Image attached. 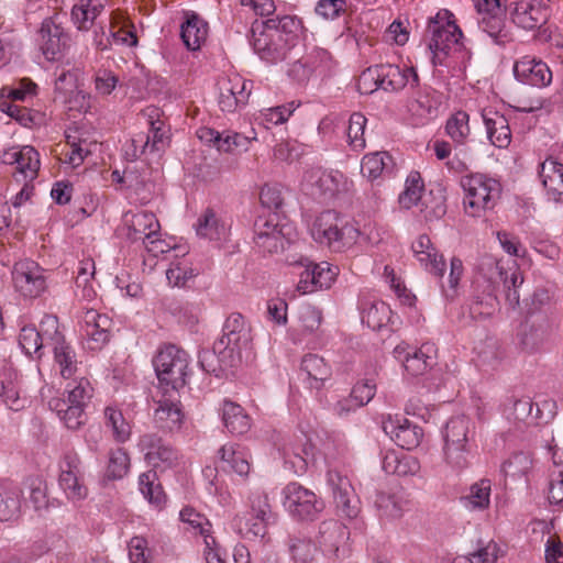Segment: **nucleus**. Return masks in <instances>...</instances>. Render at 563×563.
<instances>
[{"label": "nucleus", "instance_id": "15", "mask_svg": "<svg viewBox=\"0 0 563 563\" xmlns=\"http://www.w3.org/2000/svg\"><path fill=\"white\" fill-rule=\"evenodd\" d=\"M341 174H332L321 168L305 172L300 189L313 199H330L339 192Z\"/></svg>", "mask_w": 563, "mask_h": 563}, {"label": "nucleus", "instance_id": "41", "mask_svg": "<svg viewBox=\"0 0 563 563\" xmlns=\"http://www.w3.org/2000/svg\"><path fill=\"white\" fill-rule=\"evenodd\" d=\"M51 410L55 411L59 419L70 430H77L87 421L85 408L81 405H71L64 398L55 397L48 401Z\"/></svg>", "mask_w": 563, "mask_h": 563}, {"label": "nucleus", "instance_id": "48", "mask_svg": "<svg viewBox=\"0 0 563 563\" xmlns=\"http://www.w3.org/2000/svg\"><path fill=\"white\" fill-rule=\"evenodd\" d=\"M104 424L111 429L113 439L119 443L126 442L132 433L130 422L124 418L122 411L113 406H108L103 411Z\"/></svg>", "mask_w": 563, "mask_h": 563}, {"label": "nucleus", "instance_id": "9", "mask_svg": "<svg viewBox=\"0 0 563 563\" xmlns=\"http://www.w3.org/2000/svg\"><path fill=\"white\" fill-rule=\"evenodd\" d=\"M58 485L71 501H79L87 497L88 488L84 481L81 460L74 450H66L58 462Z\"/></svg>", "mask_w": 563, "mask_h": 563}, {"label": "nucleus", "instance_id": "2", "mask_svg": "<svg viewBox=\"0 0 563 563\" xmlns=\"http://www.w3.org/2000/svg\"><path fill=\"white\" fill-rule=\"evenodd\" d=\"M251 327L241 313H231L223 325V334L218 339L212 351H202L199 354V364L208 373L216 372L212 365L214 356L218 357L223 368L238 366L242 361L243 352L251 347Z\"/></svg>", "mask_w": 563, "mask_h": 563}, {"label": "nucleus", "instance_id": "29", "mask_svg": "<svg viewBox=\"0 0 563 563\" xmlns=\"http://www.w3.org/2000/svg\"><path fill=\"white\" fill-rule=\"evenodd\" d=\"M150 124L151 129L148 133H139L132 139L134 157L144 154L146 151H162L167 144L168 135L164 122L161 120H152Z\"/></svg>", "mask_w": 563, "mask_h": 563}, {"label": "nucleus", "instance_id": "42", "mask_svg": "<svg viewBox=\"0 0 563 563\" xmlns=\"http://www.w3.org/2000/svg\"><path fill=\"white\" fill-rule=\"evenodd\" d=\"M478 26L487 33L495 43L505 44L510 40V34L506 27L504 10L478 12Z\"/></svg>", "mask_w": 563, "mask_h": 563}, {"label": "nucleus", "instance_id": "43", "mask_svg": "<svg viewBox=\"0 0 563 563\" xmlns=\"http://www.w3.org/2000/svg\"><path fill=\"white\" fill-rule=\"evenodd\" d=\"M383 470L398 476L416 475L420 470V463L410 454L388 451L383 459Z\"/></svg>", "mask_w": 563, "mask_h": 563}, {"label": "nucleus", "instance_id": "7", "mask_svg": "<svg viewBox=\"0 0 563 563\" xmlns=\"http://www.w3.org/2000/svg\"><path fill=\"white\" fill-rule=\"evenodd\" d=\"M45 333L49 338V347L54 355L55 365L64 379H70L80 374L79 362L73 346L66 342L65 336L58 330V319L48 316L45 321Z\"/></svg>", "mask_w": 563, "mask_h": 563}, {"label": "nucleus", "instance_id": "58", "mask_svg": "<svg viewBox=\"0 0 563 563\" xmlns=\"http://www.w3.org/2000/svg\"><path fill=\"white\" fill-rule=\"evenodd\" d=\"M477 364L482 367L495 368L504 357V351L496 340L488 339L476 349Z\"/></svg>", "mask_w": 563, "mask_h": 563}, {"label": "nucleus", "instance_id": "56", "mask_svg": "<svg viewBox=\"0 0 563 563\" xmlns=\"http://www.w3.org/2000/svg\"><path fill=\"white\" fill-rule=\"evenodd\" d=\"M532 457L525 452H518L510 455L501 466L505 477L519 479L526 477L532 468Z\"/></svg>", "mask_w": 563, "mask_h": 563}, {"label": "nucleus", "instance_id": "55", "mask_svg": "<svg viewBox=\"0 0 563 563\" xmlns=\"http://www.w3.org/2000/svg\"><path fill=\"white\" fill-rule=\"evenodd\" d=\"M367 119L361 112H354L350 115L349 124L345 130L346 141L352 151L360 152L365 148L364 132Z\"/></svg>", "mask_w": 563, "mask_h": 563}, {"label": "nucleus", "instance_id": "30", "mask_svg": "<svg viewBox=\"0 0 563 563\" xmlns=\"http://www.w3.org/2000/svg\"><path fill=\"white\" fill-rule=\"evenodd\" d=\"M252 515L246 520L244 530L246 536L261 537L266 534V527L272 517L267 496L265 494H254L251 498Z\"/></svg>", "mask_w": 563, "mask_h": 563}, {"label": "nucleus", "instance_id": "25", "mask_svg": "<svg viewBox=\"0 0 563 563\" xmlns=\"http://www.w3.org/2000/svg\"><path fill=\"white\" fill-rule=\"evenodd\" d=\"M478 274L488 285L486 291V305L493 307L496 300V291L500 285H507L508 272L504 269L500 262L494 256L484 255L478 264Z\"/></svg>", "mask_w": 563, "mask_h": 563}, {"label": "nucleus", "instance_id": "46", "mask_svg": "<svg viewBox=\"0 0 563 563\" xmlns=\"http://www.w3.org/2000/svg\"><path fill=\"white\" fill-rule=\"evenodd\" d=\"M222 421L231 434H244L251 428V419L244 409L230 400H224L222 405Z\"/></svg>", "mask_w": 563, "mask_h": 563}, {"label": "nucleus", "instance_id": "52", "mask_svg": "<svg viewBox=\"0 0 563 563\" xmlns=\"http://www.w3.org/2000/svg\"><path fill=\"white\" fill-rule=\"evenodd\" d=\"M90 144L86 140L76 141L75 137L67 135L66 144L63 146L59 159L76 168L84 163V159L90 154Z\"/></svg>", "mask_w": 563, "mask_h": 563}, {"label": "nucleus", "instance_id": "44", "mask_svg": "<svg viewBox=\"0 0 563 563\" xmlns=\"http://www.w3.org/2000/svg\"><path fill=\"white\" fill-rule=\"evenodd\" d=\"M539 176L549 196L558 200L563 195V164L548 158L541 164Z\"/></svg>", "mask_w": 563, "mask_h": 563}, {"label": "nucleus", "instance_id": "26", "mask_svg": "<svg viewBox=\"0 0 563 563\" xmlns=\"http://www.w3.org/2000/svg\"><path fill=\"white\" fill-rule=\"evenodd\" d=\"M327 478L328 484L332 489L334 501L340 511L349 518L356 517L358 509L354 504H352L354 489L349 478L336 470H329Z\"/></svg>", "mask_w": 563, "mask_h": 563}, {"label": "nucleus", "instance_id": "35", "mask_svg": "<svg viewBox=\"0 0 563 563\" xmlns=\"http://www.w3.org/2000/svg\"><path fill=\"white\" fill-rule=\"evenodd\" d=\"M108 43L103 44L102 41L97 43V47L101 51L108 48L109 45H123L133 47L137 44V36L135 34L134 25L126 20H122L120 14H112L110 20V37Z\"/></svg>", "mask_w": 563, "mask_h": 563}, {"label": "nucleus", "instance_id": "31", "mask_svg": "<svg viewBox=\"0 0 563 563\" xmlns=\"http://www.w3.org/2000/svg\"><path fill=\"white\" fill-rule=\"evenodd\" d=\"M49 314H45L40 323V329L33 324L23 325L19 333V345L29 355L41 358L45 346H49V338L45 333L44 321Z\"/></svg>", "mask_w": 563, "mask_h": 563}, {"label": "nucleus", "instance_id": "49", "mask_svg": "<svg viewBox=\"0 0 563 563\" xmlns=\"http://www.w3.org/2000/svg\"><path fill=\"white\" fill-rule=\"evenodd\" d=\"M492 482L482 478L471 485L468 493L463 497L465 506L473 510H485L490 505Z\"/></svg>", "mask_w": 563, "mask_h": 563}, {"label": "nucleus", "instance_id": "32", "mask_svg": "<svg viewBox=\"0 0 563 563\" xmlns=\"http://www.w3.org/2000/svg\"><path fill=\"white\" fill-rule=\"evenodd\" d=\"M441 103L442 98L438 91L431 87H423L415 92L408 103V110L412 115L428 120L437 117Z\"/></svg>", "mask_w": 563, "mask_h": 563}, {"label": "nucleus", "instance_id": "13", "mask_svg": "<svg viewBox=\"0 0 563 563\" xmlns=\"http://www.w3.org/2000/svg\"><path fill=\"white\" fill-rule=\"evenodd\" d=\"M393 354L411 376L423 375L437 362V349L432 343H423L419 349L399 344L394 349Z\"/></svg>", "mask_w": 563, "mask_h": 563}, {"label": "nucleus", "instance_id": "8", "mask_svg": "<svg viewBox=\"0 0 563 563\" xmlns=\"http://www.w3.org/2000/svg\"><path fill=\"white\" fill-rule=\"evenodd\" d=\"M251 43L261 59L272 64L286 59L292 47L276 29L263 21L253 23Z\"/></svg>", "mask_w": 563, "mask_h": 563}, {"label": "nucleus", "instance_id": "60", "mask_svg": "<svg viewBox=\"0 0 563 563\" xmlns=\"http://www.w3.org/2000/svg\"><path fill=\"white\" fill-rule=\"evenodd\" d=\"M180 520L186 525L187 530L199 533L205 538V534H211L210 521L200 512H197L191 507H185L179 514Z\"/></svg>", "mask_w": 563, "mask_h": 563}, {"label": "nucleus", "instance_id": "10", "mask_svg": "<svg viewBox=\"0 0 563 563\" xmlns=\"http://www.w3.org/2000/svg\"><path fill=\"white\" fill-rule=\"evenodd\" d=\"M11 275L15 291L25 298H37L47 288L45 269L33 260L16 262Z\"/></svg>", "mask_w": 563, "mask_h": 563}, {"label": "nucleus", "instance_id": "12", "mask_svg": "<svg viewBox=\"0 0 563 563\" xmlns=\"http://www.w3.org/2000/svg\"><path fill=\"white\" fill-rule=\"evenodd\" d=\"M284 492L287 509L300 520H313L323 509L316 494L298 483H289Z\"/></svg>", "mask_w": 563, "mask_h": 563}, {"label": "nucleus", "instance_id": "14", "mask_svg": "<svg viewBox=\"0 0 563 563\" xmlns=\"http://www.w3.org/2000/svg\"><path fill=\"white\" fill-rule=\"evenodd\" d=\"M139 446L147 464L155 470L165 471L178 465V451L154 433L143 434Z\"/></svg>", "mask_w": 563, "mask_h": 563}, {"label": "nucleus", "instance_id": "53", "mask_svg": "<svg viewBox=\"0 0 563 563\" xmlns=\"http://www.w3.org/2000/svg\"><path fill=\"white\" fill-rule=\"evenodd\" d=\"M423 189L424 184L420 174L411 172L406 179L405 189L398 198L400 207L411 209L417 206L422 199Z\"/></svg>", "mask_w": 563, "mask_h": 563}, {"label": "nucleus", "instance_id": "21", "mask_svg": "<svg viewBox=\"0 0 563 563\" xmlns=\"http://www.w3.org/2000/svg\"><path fill=\"white\" fill-rule=\"evenodd\" d=\"M383 429L400 448L412 450L417 448L423 437L422 429L406 418H388L383 422Z\"/></svg>", "mask_w": 563, "mask_h": 563}, {"label": "nucleus", "instance_id": "23", "mask_svg": "<svg viewBox=\"0 0 563 563\" xmlns=\"http://www.w3.org/2000/svg\"><path fill=\"white\" fill-rule=\"evenodd\" d=\"M124 228L128 229V238L133 241H144L153 238L161 230V224L153 212L128 211L122 217Z\"/></svg>", "mask_w": 563, "mask_h": 563}, {"label": "nucleus", "instance_id": "20", "mask_svg": "<svg viewBox=\"0 0 563 563\" xmlns=\"http://www.w3.org/2000/svg\"><path fill=\"white\" fill-rule=\"evenodd\" d=\"M552 327L544 316H537L528 320L519 333V345L527 353L544 350L551 339Z\"/></svg>", "mask_w": 563, "mask_h": 563}, {"label": "nucleus", "instance_id": "63", "mask_svg": "<svg viewBox=\"0 0 563 563\" xmlns=\"http://www.w3.org/2000/svg\"><path fill=\"white\" fill-rule=\"evenodd\" d=\"M472 421L465 416L451 418L444 429V440L470 441Z\"/></svg>", "mask_w": 563, "mask_h": 563}, {"label": "nucleus", "instance_id": "38", "mask_svg": "<svg viewBox=\"0 0 563 563\" xmlns=\"http://www.w3.org/2000/svg\"><path fill=\"white\" fill-rule=\"evenodd\" d=\"M362 322L372 330H379L390 318V309L382 300L364 297L360 301Z\"/></svg>", "mask_w": 563, "mask_h": 563}, {"label": "nucleus", "instance_id": "19", "mask_svg": "<svg viewBox=\"0 0 563 563\" xmlns=\"http://www.w3.org/2000/svg\"><path fill=\"white\" fill-rule=\"evenodd\" d=\"M197 136L202 142L213 144L220 152L233 154L246 152L252 141L256 140L254 131H252V135H243L230 130L220 133L210 128H200L197 131Z\"/></svg>", "mask_w": 563, "mask_h": 563}, {"label": "nucleus", "instance_id": "28", "mask_svg": "<svg viewBox=\"0 0 563 563\" xmlns=\"http://www.w3.org/2000/svg\"><path fill=\"white\" fill-rule=\"evenodd\" d=\"M41 49L47 60H57L68 44V35L64 30L52 23L44 22L40 30Z\"/></svg>", "mask_w": 563, "mask_h": 563}, {"label": "nucleus", "instance_id": "40", "mask_svg": "<svg viewBox=\"0 0 563 563\" xmlns=\"http://www.w3.org/2000/svg\"><path fill=\"white\" fill-rule=\"evenodd\" d=\"M208 23L195 12L188 13L186 21L181 24V38L191 51L201 47L208 37Z\"/></svg>", "mask_w": 563, "mask_h": 563}, {"label": "nucleus", "instance_id": "18", "mask_svg": "<svg viewBox=\"0 0 563 563\" xmlns=\"http://www.w3.org/2000/svg\"><path fill=\"white\" fill-rule=\"evenodd\" d=\"M551 0H517L510 11L512 22L523 30H534L549 18Z\"/></svg>", "mask_w": 563, "mask_h": 563}, {"label": "nucleus", "instance_id": "4", "mask_svg": "<svg viewBox=\"0 0 563 563\" xmlns=\"http://www.w3.org/2000/svg\"><path fill=\"white\" fill-rule=\"evenodd\" d=\"M310 233L318 244L336 253L353 246L360 236L358 229L333 210L321 212L314 219Z\"/></svg>", "mask_w": 563, "mask_h": 563}, {"label": "nucleus", "instance_id": "24", "mask_svg": "<svg viewBox=\"0 0 563 563\" xmlns=\"http://www.w3.org/2000/svg\"><path fill=\"white\" fill-rule=\"evenodd\" d=\"M4 164L15 165L16 172L24 179H34L40 169V154L33 146L12 147L2 155Z\"/></svg>", "mask_w": 563, "mask_h": 563}, {"label": "nucleus", "instance_id": "6", "mask_svg": "<svg viewBox=\"0 0 563 563\" xmlns=\"http://www.w3.org/2000/svg\"><path fill=\"white\" fill-rule=\"evenodd\" d=\"M153 365L162 387L177 391L186 384L187 353L176 345H165L155 355Z\"/></svg>", "mask_w": 563, "mask_h": 563}, {"label": "nucleus", "instance_id": "64", "mask_svg": "<svg viewBox=\"0 0 563 563\" xmlns=\"http://www.w3.org/2000/svg\"><path fill=\"white\" fill-rule=\"evenodd\" d=\"M548 498L551 504H563V462L554 461L550 470Z\"/></svg>", "mask_w": 563, "mask_h": 563}, {"label": "nucleus", "instance_id": "27", "mask_svg": "<svg viewBox=\"0 0 563 563\" xmlns=\"http://www.w3.org/2000/svg\"><path fill=\"white\" fill-rule=\"evenodd\" d=\"M379 74L380 89L385 91H398L411 82L418 85L419 76L412 67L400 68L393 64L376 65Z\"/></svg>", "mask_w": 563, "mask_h": 563}, {"label": "nucleus", "instance_id": "51", "mask_svg": "<svg viewBox=\"0 0 563 563\" xmlns=\"http://www.w3.org/2000/svg\"><path fill=\"white\" fill-rule=\"evenodd\" d=\"M445 132L454 143L459 145L465 144L471 135L468 113L465 111L453 113L446 120Z\"/></svg>", "mask_w": 563, "mask_h": 563}, {"label": "nucleus", "instance_id": "1", "mask_svg": "<svg viewBox=\"0 0 563 563\" xmlns=\"http://www.w3.org/2000/svg\"><path fill=\"white\" fill-rule=\"evenodd\" d=\"M424 36L434 66L454 67L466 57L463 33L450 10L441 9L429 18Z\"/></svg>", "mask_w": 563, "mask_h": 563}, {"label": "nucleus", "instance_id": "5", "mask_svg": "<svg viewBox=\"0 0 563 563\" xmlns=\"http://www.w3.org/2000/svg\"><path fill=\"white\" fill-rule=\"evenodd\" d=\"M461 185L465 191V212L472 217H481L486 210L493 209L501 191L500 184L484 174L466 176Z\"/></svg>", "mask_w": 563, "mask_h": 563}, {"label": "nucleus", "instance_id": "61", "mask_svg": "<svg viewBox=\"0 0 563 563\" xmlns=\"http://www.w3.org/2000/svg\"><path fill=\"white\" fill-rule=\"evenodd\" d=\"M322 320V314L319 309L312 306H305L299 311L298 327L295 328L300 335L313 333L319 329Z\"/></svg>", "mask_w": 563, "mask_h": 563}, {"label": "nucleus", "instance_id": "11", "mask_svg": "<svg viewBox=\"0 0 563 563\" xmlns=\"http://www.w3.org/2000/svg\"><path fill=\"white\" fill-rule=\"evenodd\" d=\"M111 319L95 309L86 310L79 320V332L84 345L91 350H101L110 339Z\"/></svg>", "mask_w": 563, "mask_h": 563}, {"label": "nucleus", "instance_id": "45", "mask_svg": "<svg viewBox=\"0 0 563 563\" xmlns=\"http://www.w3.org/2000/svg\"><path fill=\"white\" fill-rule=\"evenodd\" d=\"M221 467L224 471H232L241 477L247 476L251 466L246 451L234 444H225L219 450Z\"/></svg>", "mask_w": 563, "mask_h": 563}, {"label": "nucleus", "instance_id": "36", "mask_svg": "<svg viewBox=\"0 0 563 563\" xmlns=\"http://www.w3.org/2000/svg\"><path fill=\"white\" fill-rule=\"evenodd\" d=\"M483 120L490 143L498 148H507L511 142L507 118L497 111H488L483 114Z\"/></svg>", "mask_w": 563, "mask_h": 563}, {"label": "nucleus", "instance_id": "16", "mask_svg": "<svg viewBox=\"0 0 563 563\" xmlns=\"http://www.w3.org/2000/svg\"><path fill=\"white\" fill-rule=\"evenodd\" d=\"M219 106L224 112H234L249 101L252 82L239 74L227 76L220 81Z\"/></svg>", "mask_w": 563, "mask_h": 563}, {"label": "nucleus", "instance_id": "54", "mask_svg": "<svg viewBox=\"0 0 563 563\" xmlns=\"http://www.w3.org/2000/svg\"><path fill=\"white\" fill-rule=\"evenodd\" d=\"M71 379L73 380L67 384L65 389L67 393L66 401L71 405H81L86 407L93 393V388L89 379L80 374Z\"/></svg>", "mask_w": 563, "mask_h": 563}, {"label": "nucleus", "instance_id": "50", "mask_svg": "<svg viewBox=\"0 0 563 563\" xmlns=\"http://www.w3.org/2000/svg\"><path fill=\"white\" fill-rule=\"evenodd\" d=\"M393 163L387 152H375L363 157L361 164L362 175L369 180L377 179L384 172H387Z\"/></svg>", "mask_w": 563, "mask_h": 563}, {"label": "nucleus", "instance_id": "59", "mask_svg": "<svg viewBox=\"0 0 563 563\" xmlns=\"http://www.w3.org/2000/svg\"><path fill=\"white\" fill-rule=\"evenodd\" d=\"M140 490L143 496L152 504L162 505L165 495L161 484L157 482L156 471L151 470L140 475Z\"/></svg>", "mask_w": 563, "mask_h": 563}, {"label": "nucleus", "instance_id": "33", "mask_svg": "<svg viewBox=\"0 0 563 563\" xmlns=\"http://www.w3.org/2000/svg\"><path fill=\"white\" fill-rule=\"evenodd\" d=\"M22 504V490L11 481L0 479V521H13L19 518Z\"/></svg>", "mask_w": 563, "mask_h": 563}, {"label": "nucleus", "instance_id": "57", "mask_svg": "<svg viewBox=\"0 0 563 563\" xmlns=\"http://www.w3.org/2000/svg\"><path fill=\"white\" fill-rule=\"evenodd\" d=\"M265 24H269L272 29H276L278 33L288 40V43L294 46L299 33L302 30V22L297 16L284 15L280 18L268 19L263 21Z\"/></svg>", "mask_w": 563, "mask_h": 563}, {"label": "nucleus", "instance_id": "37", "mask_svg": "<svg viewBox=\"0 0 563 563\" xmlns=\"http://www.w3.org/2000/svg\"><path fill=\"white\" fill-rule=\"evenodd\" d=\"M79 68L74 66H57L55 69L54 92L56 98L63 102H71L74 93L80 95L78 90Z\"/></svg>", "mask_w": 563, "mask_h": 563}, {"label": "nucleus", "instance_id": "3", "mask_svg": "<svg viewBox=\"0 0 563 563\" xmlns=\"http://www.w3.org/2000/svg\"><path fill=\"white\" fill-rule=\"evenodd\" d=\"M411 250L417 261L426 271L443 279L445 272L443 255L439 253L427 234L419 235L412 243ZM463 273V262L459 257H452L448 279L446 282L441 280L440 284L445 300L452 301L459 296V284Z\"/></svg>", "mask_w": 563, "mask_h": 563}, {"label": "nucleus", "instance_id": "47", "mask_svg": "<svg viewBox=\"0 0 563 563\" xmlns=\"http://www.w3.org/2000/svg\"><path fill=\"white\" fill-rule=\"evenodd\" d=\"M301 373L312 388H320L322 383L330 376V366L323 357L317 354H307L301 361Z\"/></svg>", "mask_w": 563, "mask_h": 563}, {"label": "nucleus", "instance_id": "62", "mask_svg": "<svg viewBox=\"0 0 563 563\" xmlns=\"http://www.w3.org/2000/svg\"><path fill=\"white\" fill-rule=\"evenodd\" d=\"M298 106L291 101L287 104L272 107L261 111L258 119L267 129L286 122Z\"/></svg>", "mask_w": 563, "mask_h": 563}, {"label": "nucleus", "instance_id": "17", "mask_svg": "<svg viewBox=\"0 0 563 563\" xmlns=\"http://www.w3.org/2000/svg\"><path fill=\"white\" fill-rule=\"evenodd\" d=\"M514 75L518 81L538 88L549 86L553 79L548 64L531 55H525L515 62Z\"/></svg>", "mask_w": 563, "mask_h": 563}, {"label": "nucleus", "instance_id": "22", "mask_svg": "<svg viewBox=\"0 0 563 563\" xmlns=\"http://www.w3.org/2000/svg\"><path fill=\"white\" fill-rule=\"evenodd\" d=\"M154 402L156 405L153 412L155 426L162 431L174 432L180 430L185 420L180 401L164 394L161 399Z\"/></svg>", "mask_w": 563, "mask_h": 563}, {"label": "nucleus", "instance_id": "39", "mask_svg": "<svg viewBox=\"0 0 563 563\" xmlns=\"http://www.w3.org/2000/svg\"><path fill=\"white\" fill-rule=\"evenodd\" d=\"M194 228L198 236L210 241H219L224 239L228 233L227 224L211 208H207L198 217Z\"/></svg>", "mask_w": 563, "mask_h": 563}, {"label": "nucleus", "instance_id": "34", "mask_svg": "<svg viewBox=\"0 0 563 563\" xmlns=\"http://www.w3.org/2000/svg\"><path fill=\"white\" fill-rule=\"evenodd\" d=\"M107 0H75L71 21L80 31H89L104 11Z\"/></svg>", "mask_w": 563, "mask_h": 563}]
</instances>
